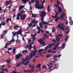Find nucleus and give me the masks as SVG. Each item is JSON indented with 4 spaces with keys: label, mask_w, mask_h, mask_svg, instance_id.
<instances>
[{
    "label": "nucleus",
    "mask_w": 73,
    "mask_h": 73,
    "mask_svg": "<svg viewBox=\"0 0 73 73\" xmlns=\"http://www.w3.org/2000/svg\"><path fill=\"white\" fill-rule=\"evenodd\" d=\"M70 24L71 25H73V21L72 20L71 21Z\"/></svg>",
    "instance_id": "47"
},
{
    "label": "nucleus",
    "mask_w": 73,
    "mask_h": 73,
    "mask_svg": "<svg viewBox=\"0 0 73 73\" xmlns=\"http://www.w3.org/2000/svg\"><path fill=\"white\" fill-rule=\"evenodd\" d=\"M17 34H21V33L19 32V31H17Z\"/></svg>",
    "instance_id": "43"
},
{
    "label": "nucleus",
    "mask_w": 73,
    "mask_h": 73,
    "mask_svg": "<svg viewBox=\"0 0 73 73\" xmlns=\"http://www.w3.org/2000/svg\"><path fill=\"white\" fill-rule=\"evenodd\" d=\"M31 22L34 23V24H35L36 25H37V23H38V22L36 21L35 22V19H34L32 21H31Z\"/></svg>",
    "instance_id": "12"
},
{
    "label": "nucleus",
    "mask_w": 73,
    "mask_h": 73,
    "mask_svg": "<svg viewBox=\"0 0 73 73\" xmlns=\"http://www.w3.org/2000/svg\"><path fill=\"white\" fill-rule=\"evenodd\" d=\"M48 37H49V36H48L46 34H44L43 36V38H46Z\"/></svg>",
    "instance_id": "22"
},
{
    "label": "nucleus",
    "mask_w": 73,
    "mask_h": 73,
    "mask_svg": "<svg viewBox=\"0 0 73 73\" xmlns=\"http://www.w3.org/2000/svg\"><path fill=\"white\" fill-rule=\"evenodd\" d=\"M17 28H19V26L18 25H17V26H14L13 29H16Z\"/></svg>",
    "instance_id": "41"
},
{
    "label": "nucleus",
    "mask_w": 73,
    "mask_h": 73,
    "mask_svg": "<svg viewBox=\"0 0 73 73\" xmlns=\"http://www.w3.org/2000/svg\"><path fill=\"white\" fill-rule=\"evenodd\" d=\"M52 50H49L47 51L48 53H50V52H52Z\"/></svg>",
    "instance_id": "50"
},
{
    "label": "nucleus",
    "mask_w": 73,
    "mask_h": 73,
    "mask_svg": "<svg viewBox=\"0 0 73 73\" xmlns=\"http://www.w3.org/2000/svg\"><path fill=\"white\" fill-rule=\"evenodd\" d=\"M40 13L41 15H40V17L41 18V21H44V19L43 17H45L46 16V13L44 11H42L40 12Z\"/></svg>",
    "instance_id": "4"
},
{
    "label": "nucleus",
    "mask_w": 73,
    "mask_h": 73,
    "mask_svg": "<svg viewBox=\"0 0 73 73\" xmlns=\"http://www.w3.org/2000/svg\"><path fill=\"white\" fill-rule=\"evenodd\" d=\"M69 27L68 26H66V28L65 30L66 31H68V29H69Z\"/></svg>",
    "instance_id": "39"
},
{
    "label": "nucleus",
    "mask_w": 73,
    "mask_h": 73,
    "mask_svg": "<svg viewBox=\"0 0 73 73\" xmlns=\"http://www.w3.org/2000/svg\"><path fill=\"white\" fill-rule=\"evenodd\" d=\"M51 54H48L46 56V58H49V57H51Z\"/></svg>",
    "instance_id": "30"
},
{
    "label": "nucleus",
    "mask_w": 73,
    "mask_h": 73,
    "mask_svg": "<svg viewBox=\"0 0 73 73\" xmlns=\"http://www.w3.org/2000/svg\"><path fill=\"white\" fill-rule=\"evenodd\" d=\"M58 12H59V13H60L62 12V9H61V7H60L58 10Z\"/></svg>",
    "instance_id": "19"
},
{
    "label": "nucleus",
    "mask_w": 73,
    "mask_h": 73,
    "mask_svg": "<svg viewBox=\"0 0 73 73\" xmlns=\"http://www.w3.org/2000/svg\"><path fill=\"white\" fill-rule=\"evenodd\" d=\"M31 64H29V67L30 68H31V70H23L24 72H28L29 73H32V72H34L35 71V68L34 67L35 66V65L34 64H33L32 65H31Z\"/></svg>",
    "instance_id": "2"
},
{
    "label": "nucleus",
    "mask_w": 73,
    "mask_h": 73,
    "mask_svg": "<svg viewBox=\"0 0 73 73\" xmlns=\"http://www.w3.org/2000/svg\"><path fill=\"white\" fill-rule=\"evenodd\" d=\"M22 56V54L21 53H19L15 55V58L16 60H18Z\"/></svg>",
    "instance_id": "7"
},
{
    "label": "nucleus",
    "mask_w": 73,
    "mask_h": 73,
    "mask_svg": "<svg viewBox=\"0 0 73 73\" xmlns=\"http://www.w3.org/2000/svg\"><path fill=\"white\" fill-rule=\"evenodd\" d=\"M3 11V9H2V8L1 7H0V13L2 11ZM2 19L1 18V16H0V20H1Z\"/></svg>",
    "instance_id": "27"
},
{
    "label": "nucleus",
    "mask_w": 73,
    "mask_h": 73,
    "mask_svg": "<svg viewBox=\"0 0 73 73\" xmlns=\"http://www.w3.org/2000/svg\"><path fill=\"white\" fill-rule=\"evenodd\" d=\"M13 48H8V49H7V50H12Z\"/></svg>",
    "instance_id": "49"
},
{
    "label": "nucleus",
    "mask_w": 73,
    "mask_h": 73,
    "mask_svg": "<svg viewBox=\"0 0 73 73\" xmlns=\"http://www.w3.org/2000/svg\"><path fill=\"white\" fill-rule=\"evenodd\" d=\"M31 15L32 16H31V17H36L37 16L36 14H33V13H31Z\"/></svg>",
    "instance_id": "21"
},
{
    "label": "nucleus",
    "mask_w": 73,
    "mask_h": 73,
    "mask_svg": "<svg viewBox=\"0 0 73 73\" xmlns=\"http://www.w3.org/2000/svg\"><path fill=\"white\" fill-rule=\"evenodd\" d=\"M56 44V43H54V44L52 43L51 44H48V47L49 48H50L51 47H52V46H53V45H55Z\"/></svg>",
    "instance_id": "10"
},
{
    "label": "nucleus",
    "mask_w": 73,
    "mask_h": 73,
    "mask_svg": "<svg viewBox=\"0 0 73 73\" xmlns=\"http://www.w3.org/2000/svg\"><path fill=\"white\" fill-rule=\"evenodd\" d=\"M69 38V36H66L65 38V43L67 41L68 38Z\"/></svg>",
    "instance_id": "25"
},
{
    "label": "nucleus",
    "mask_w": 73,
    "mask_h": 73,
    "mask_svg": "<svg viewBox=\"0 0 73 73\" xmlns=\"http://www.w3.org/2000/svg\"><path fill=\"white\" fill-rule=\"evenodd\" d=\"M60 43H56V44L55 46V47H57L58 46L59 44Z\"/></svg>",
    "instance_id": "36"
},
{
    "label": "nucleus",
    "mask_w": 73,
    "mask_h": 73,
    "mask_svg": "<svg viewBox=\"0 0 73 73\" xmlns=\"http://www.w3.org/2000/svg\"><path fill=\"white\" fill-rule=\"evenodd\" d=\"M12 42H15V40H14V39L13 38V36L12 37V39L11 40Z\"/></svg>",
    "instance_id": "48"
},
{
    "label": "nucleus",
    "mask_w": 73,
    "mask_h": 73,
    "mask_svg": "<svg viewBox=\"0 0 73 73\" xmlns=\"http://www.w3.org/2000/svg\"><path fill=\"white\" fill-rule=\"evenodd\" d=\"M11 61V59H9V60H7V62L8 63H9Z\"/></svg>",
    "instance_id": "52"
},
{
    "label": "nucleus",
    "mask_w": 73,
    "mask_h": 73,
    "mask_svg": "<svg viewBox=\"0 0 73 73\" xmlns=\"http://www.w3.org/2000/svg\"><path fill=\"white\" fill-rule=\"evenodd\" d=\"M23 53H28V52H27V50H23L22 52Z\"/></svg>",
    "instance_id": "31"
},
{
    "label": "nucleus",
    "mask_w": 73,
    "mask_h": 73,
    "mask_svg": "<svg viewBox=\"0 0 73 73\" xmlns=\"http://www.w3.org/2000/svg\"><path fill=\"white\" fill-rule=\"evenodd\" d=\"M45 3V0H43V2H42V4L43 5V3Z\"/></svg>",
    "instance_id": "58"
},
{
    "label": "nucleus",
    "mask_w": 73,
    "mask_h": 73,
    "mask_svg": "<svg viewBox=\"0 0 73 73\" xmlns=\"http://www.w3.org/2000/svg\"><path fill=\"white\" fill-rule=\"evenodd\" d=\"M38 67H39V68H41V65L39 64H38V65L36 66V68H38Z\"/></svg>",
    "instance_id": "28"
},
{
    "label": "nucleus",
    "mask_w": 73,
    "mask_h": 73,
    "mask_svg": "<svg viewBox=\"0 0 73 73\" xmlns=\"http://www.w3.org/2000/svg\"><path fill=\"white\" fill-rule=\"evenodd\" d=\"M65 15V14L64 13V12H62V15H61L60 16V21H61V20H62L63 19H64V17Z\"/></svg>",
    "instance_id": "9"
},
{
    "label": "nucleus",
    "mask_w": 73,
    "mask_h": 73,
    "mask_svg": "<svg viewBox=\"0 0 73 73\" xmlns=\"http://www.w3.org/2000/svg\"><path fill=\"white\" fill-rule=\"evenodd\" d=\"M57 36H58V37H62V35L61 34H58Z\"/></svg>",
    "instance_id": "60"
},
{
    "label": "nucleus",
    "mask_w": 73,
    "mask_h": 73,
    "mask_svg": "<svg viewBox=\"0 0 73 73\" xmlns=\"http://www.w3.org/2000/svg\"><path fill=\"white\" fill-rule=\"evenodd\" d=\"M55 29L54 28H52V33H54V32H55Z\"/></svg>",
    "instance_id": "42"
},
{
    "label": "nucleus",
    "mask_w": 73,
    "mask_h": 73,
    "mask_svg": "<svg viewBox=\"0 0 73 73\" xmlns=\"http://www.w3.org/2000/svg\"><path fill=\"white\" fill-rule=\"evenodd\" d=\"M5 23H6V22H1V23L0 24H1V25H3V26H5Z\"/></svg>",
    "instance_id": "23"
},
{
    "label": "nucleus",
    "mask_w": 73,
    "mask_h": 73,
    "mask_svg": "<svg viewBox=\"0 0 73 73\" xmlns=\"http://www.w3.org/2000/svg\"><path fill=\"white\" fill-rule=\"evenodd\" d=\"M43 50H44V49H39L38 50V53H40V52H41L43 51Z\"/></svg>",
    "instance_id": "20"
},
{
    "label": "nucleus",
    "mask_w": 73,
    "mask_h": 73,
    "mask_svg": "<svg viewBox=\"0 0 73 73\" xmlns=\"http://www.w3.org/2000/svg\"><path fill=\"white\" fill-rule=\"evenodd\" d=\"M42 69H46V66L45 65H42Z\"/></svg>",
    "instance_id": "26"
},
{
    "label": "nucleus",
    "mask_w": 73,
    "mask_h": 73,
    "mask_svg": "<svg viewBox=\"0 0 73 73\" xmlns=\"http://www.w3.org/2000/svg\"><path fill=\"white\" fill-rule=\"evenodd\" d=\"M35 8H37L38 9H43L44 8L43 4H41V5H38L35 6Z\"/></svg>",
    "instance_id": "6"
},
{
    "label": "nucleus",
    "mask_w": 73,
    "mask_h": 73,
    "mask_svg": "<svg viewBox=\"0 0 73 73\" xmlns=\"http://www.w3.org/2000/svg\"><path fill=\"white\" fill-rule=\"evenodd\" d=\"M25 6V5H22L21 6H20L19 7V11H21V9L24 7Z\"/></svg>",
    "instance_id": "14"
},
{
    "label": "nucleus",
    "mask_w": 73,
    "mask_h": 73,
    "mask_svg": "<svg viewBox=\"0 0 73 73\" xmlns=\"http://www.w3.org/2000/svg\"><path fill=\"white\" fill-rule=\"evenodd\" d=\"M59 5L57 4V5H56V7H58V8H60V7Z\"/></svg>",
    "instance_id": "44"
},
{
    "label": "nucleus",
    "mask_w": 73,
    "mask_h": 73,
    "mask_svg": "<svg viewBox=\"0 0 73 73\" xmlns=\"http://www.w3.org/2000/svg\"><path fill=\"white\" fill-rule=\"evenodd\" d=\"M58 57V55H56L54 56L53 59L54 60H55L56 59H57V57Z\"/></svg>",
    "instance_id": "29"
},
{
    "label": "nucleus",
    "mask_w": 73,
    "mask_h": 73,
    "mask_svg": "<svg viewBox=\"0 0 73 73\" xmlns=\"http://www.w3.org/2000/svg\"><path fill=\"white\" fill-rule=\"evenodd\" d=\"M57 49V47H53L52 48V50H56Z\"/></svg>",
    "instance_id": "53"
},
{
    "label": "nucleus",
    "mask_w": 73,
    "mask_h": 73,
    "mask_svg": "<svg viewBox=\"0 0 73 73\" xmlns=\"http://www.w3.org/2000/svg\"><path fill=\"white\" fill-rule=\"evenodd\" d=\"M23 11H22L20 12H19L17 14V17L16 18V19L17 20H19L20 19L19 16H20V20L22 21L24 20L25 19L26 17H27V15L26 14H23L22 15V13H23Z\"/></svg>",
    "instance_id": "1"
},
{
    "label": "nucleus",
    "mask_w": 73,
    "mask_h": 73,
    "mask_svg": "<svg viewBox=\"0 0 73 73\" xmlns=\"http://www.w3.org/2000/svg\"><path fill=\"white\" fill-rule=\"evenodd\" d=\"M12 2L11 1V0L9 1H7L6 2L5 5H8L10 4V3H12Z\"/></svg>",
    "instance_id": "11"
},
{
    "label": "nucleus",
    "mask_w": 73,
    "mask_h": 73,
    "mask_svg": "<svg viewBox=\"0 0 73 73\" xmlns=\"http://www.w3.org/2000/svg\"><path fill=\"white\" fill-rule=\"evenodd\" d=\"M40 31H41V30H40V29L38 30V32H36V33L38 34H39L40 33Z\"/></svg>",
    "instance_id": "54"
},
{
    "label": "nucleus",
    "mask_w": 73,
    "mask_h": 73,
    "mask_svg": "<svg viewBox=\"0 0 73 73\" xmlns=\"http://www.w3.org/2000/svg\"><path fill=\"white\" fill-rule=\"evenodd\" d=\"M65 47V45H64V43H63L62 44V49H63Z\"/></svg>",
    "instance_id": "33"
},
{
    "label": "nucleus",
    "mask_w": 73,
    "mask_h": 73,
    "mask_svg": "<svg viewBox=\"0 0 73 73\" xmlns=\"http://www.w3.org/2000/svg\"><path fill=\"white\" fill-rule=\"evenodd\" d=\"M28 40V43L29 44L30 42H31V39H29V40Z\"/></svg>",
    "instance_id": "59"
},
{
    "label": "nucleus",
    "mask_w": 73,
    "mask_h": 73,
    "mask_svg": "<svg viewBox=\"0 0 73 73\" xmlns=\"http://www.w3.org/2000/svg\"><path fill=\"white\" fill-rule=\"evenodd\" d=\"M43 40L42 39H40L39 40H38V41L40 43V44H41L42 42V41L44 40V38H43Z\"/></svg>",
    "instance_id": "24"
},
{
    "label": "nucleus",
    "mask_w": 73,
    "mask_h": 73,
    "mask_svg": "<svg viewBox=\"0 0 73 73\" xmlns=\"http://www.w3.org/2000/svg\"><path fill=\"white\" fill-rule=\"evenodd\" d=\"M47 11L48 12V13L50 12V10H49V6H48L47 7Z\"/></svg>",
    "instance_id": "37"
},
{
    "label": "nucleus",
    "mask_w": 73,
    "mask_h": 73,
    "mask_svg": "<svg viewBox=\"0 0 73 73\" xmlns=\"http://www.w3.org/2000/svg\"><path fill=\"white\" fill-rule=\"evenodd\" d=\"M21 63H17V65H16V67H18L19 66H20V65H21Z\"/></svg>",
    "instance_id": "32"
},
{
    "label": "nucleus",
    "mask_w": 73,
    "mask_h": 73,
    "mask_svg": "<svg viewBox=\"0 0 73 73\" xmlns=\"http://www.w3.org/2000/svg\"><path fill=\"white\" fill-rule=\"evenodd\" d=\"M23 2V4H25L27 2H29V0H21Z\"/></svg>",
    "instance_id": "15"
},
{
    "label": "nucleus",
    "mask_w": 73,
    "mask_h": 73,
    "mask_svg": "<svg viewBox=\"0 0 73 73\" xmlns=\"http://www.w3.org/2000/svg\"><path fill=\"white\" fill-rule=\"evenodd\" d=\"M48 48H49V47H48V46H47L46 47H45V50H47V49Z\"/></svg>",
    "instance_id": "51"
},
{
    "label": "nucleus",
    "mask_w": 73,
    "mask_h": 73,
    "mask_svg": "<svg viewBox=\"0 0 73 73\" xmlns=\"http://www.w3.org/2000/svg\"><path fill=\"white\" fill-rule=\"evenodd\" d=\"M1 69L3 71H5L6 72H8V70L6 68H1Z\"/></svg>",
    "instance_id": "18"
},
{
    "label": "nucleus",
    "mask_w": 73,
    "mask_h": 73,
    "mask_svg": "<svg viewBox=\"0 0 73 73\" xmlns=\"http://www.w3.org/2000/svg\"><path fill=\"white\" fill-rule=\"evenodd\" d=\"M45 42L44 41L42 42L41 43V45H42V46L45 45Z\"/></svg>",
    "instance_id": "35"
},
{
    "label": "nucleus",
    "mask_w": 73,
    "mask_h": 73,
    "mask_svg": "<svg viewBox=\"0 0 73 73\" xmlns=\"http://www.w3.org/2000/svg\"><path fill=\"white\" fill-rule=\"evenodd\" d=\"M31 36H32L33 38H34L35 36V35H31Z\"/></svg>",
    "instance_id": "61"
},
{
    "label": "nucleus",
    "mask_w": 73,
    "mask_h": 73,
    "mask_svg": "<svg viewBox=\"0 0 73 73\" xmlns=\"http://www.w3.org/2000/svg\"><path fill=\"white\" fill-rule=\"evenodd\" d=\"M42 23L43 25H44V24L46 25L47 24V22H46L45 21H44L42 22Z\"/></svg>",
    "instance_id": "40"
},
{
    "label": "nucleus",
    "mask_w": 73,
    "mask_h": 73,
    "mask_svg": "<svg viewBox=\"0 0 73 73\" xmlns=\"http://www.w3.org/2000/svg\"><path fill=\"white\" fill-rule=\"evenodd\" d=\"M42 54V53L40 52V53H38L37 54V55H41Z\"/></svg>",
    "instance_id": "57"
},
{
    "label": "nucleus",
    "mask_w": 73,
    "mask_h": 73,
    "mask_svg": "<svg viewBox=\"0 0 73 73\" xmlns=\"http://www.w3.org/2000/svg\"><path fill=\"white\" fill-rule=\"evenodd\" d=\"M11 44V43H6L5 46L4 47V48H7V45H10Z\"/></svg>",
    "instance_id": "17"
},
{
    "label": "nucleus",
    "mask_w": 73,
    "mask_h": 73,
    "mask_svg": "<svg viewBox=\"0 0 73 73\" xmlns=\"http://www.w3.org/2000/svg\"><path fill=\"white\" fill-rule=\"evenodd\" d=\"M52 41L54 43H55L56 42V40L54 39L53 38L52 39Z\"/></svg>",
    "instance_id": "38"
},
{
    "label": "nucleus",
    "mask_w": 73,
    "mask_h": 73,
    "mask_svg": "<svg viewBox=\"0 0 73 73\" xmlns=\"http://www.w3.org/2000/svg\"><path fill=\"white\" fill-rule=\"evenodd\" d=\"M69 32H70V31H69V30H68V31H66V34H68V33H69Z\"/></svg>",
    "instance_id": "55"
},
{
    "label": "nucleus",
    "mask_w": 73,
    "mask_h": 73,
    "mask_svg": "<svg viewBox=\"0 0 73 73\" xmlns=\"http://www.w3.org/2000/svg\"><path fill=\"white\" fill-rule=\"evenodd\" d=\"M63 25V24L60 23L58 25L57 27L58 28H59L60 29H62V31H64V30L65 27L64 25Z\"/></svg>",
    "instance_id": "5"
},
{
    "label": "nucleus",
    "mask_w": 73,
    "mask_h": 73,
    "mask_svg": "<svg viewBox=\"0 0 73 73\" xmlns=\"http://www.w3.org/2000/svg\"><path fill=\"white\" fill-rule=\"evenodd\" d=\"M60 2L59 1H57V5H59L60 4Z\"/></svg>",
    "instance_id": "63"
},
{
    "label": "nucleus",
    "mask_w": 73,
    "mask_h": 73,
    "mask_svg": "<svg viewBox=\"0 0 73 73\" xmlns=\"http://www.w3.org/2000/svg\"><path fill=\"white\" fill-rule=\"evenodd\" d=\"M68 22L67 21V19L66 20V22L65 23V24L66 25H67L68 24Z\"/></svg>",
    "instance_id": "56"
},
{
    "label": "nucleus",
    "mask_w": 73,
    "mask_h": 73,
    "mask_svg": "<svg viewBox=\"0 0 73 73\" xmlns=\"http://www.w3.org/2000/svg\"><path fill=\"white\" fill-rule=\"evenodd\" d=\"M16 50V48L15 47H14L13 49V53L14 54H15V50Z\"/></svg>",
    "instance_id": "16"
},
{
    "label": "nucleus",
    "mask_w": 73,
    "mask_h": 73,
    "mask_svg": "<svg viewBox=\"0 0 73 73\" xmlns=\"http://www.w3.org/2000/svg\"><path fill=\"white\" fill-rule=\"evenodd\" d=\"M33 48L35 49V50H37H37H36V46L35 45H34V47Z\"/></svg>",
    "instance_id": "46"
},
{
    "label": "nucleus",
    "mask_w": 73,
    "mask_h": 73,
    "mask_svg": "<svg viewBox=\"0 0 73 73\" xmlns=\"http://www.w3.org/2000/svg\"><path fill=\"white\" fill-rule=\"evenodd\" d=\"M32 46H29V48H28V49H30V50H31V49L32 48Z\"/></svg>",
    "instance_id": "62"
},
{
    "label": "nucleus",
    "mask_w": 73,
    "mask_h": 73,
    "mask_svg": "<svg viewBox=\"0 0 73 73\" xmlns=\"http://www.w3.org/2000/svg\"><path fill=\"white\" fill-rule=\"evenodd\" d=\"M27 58H28V57H27H27H26L25 58V59L24 58H23V60H22V61H23V62L20 61V62L22 64H24V63H24L25 62H27V61H26V60L27 59Z\"/></svg>",
    "instance_id": "8"
},
{
    "label": "nucleus",
    "mask_w": 73,
    "mask_h": 73,
    "mask_svg": "<svg viewBox=\"0 0 73 73\" xmlns=\"http://www.w3.org/2000/svg\"><path fill=\"white\" fill-rule=\"evenodd\" d=\"M12 33L13 34V36H16V34L14 33V32H12Z\"/></svg>",
    "instance_id": "45"
},
{
    "label": "nucleus",
    "mask_w": 73,
    "mask_h": 73,
    "mask_svg": "<svg viewBox=\"0 0 73 73\" xmlns=\"http://www.w3.org/2000/svg\"><path fill=\"white\" fill-rule=\"evenodd\" d=\"M27 61V62H26L25 63H24V65L25 66H26L27 65V64H29V60L28 58H27V59H26V61Z\"/></svg>",
    "instance_id": "13"
},
{
    "label": "nucleus",
    "mask_w": 73,
    "mask_h": 73,
    "mask_svg": "<svg viewBox=\"0 0 73 73\" xmlns=\"http://www.w3.org/2000/svg\"><path fill=\"white\" fill-rule=\"evenodd\" d=\"M38 51L36 50H34L33 52L31 51V54L30 53L29 54V55L30 56L29 57V60H31V58L33 56H35L36 55V53Z\"/></svg>",
    "instance_id": "3"
},
{
    "label": "nucleus",
    "mask_w": 73,
    "mask_h": 73,
    "mask_svg": "<svg viewBox=\"0 0 73 73\" xmlns=\"http://www.w3.org/2000/svg\"><path fill=\"white\" fill-rule=\"evenodd\" d=\"M40 4L39 2V1H37L36 2V3L35 5V6L36 7V6H37L38 5H39Z\"/></svg>",
    "instance_id": "34"
},
{
    "label": "nucleus",
    "mask_w": 73,
    "mask_h": 73,
    "mask_svg": "<svg viewBox=\"0 0 73 73\" xmlns=\"http://www.w3.org/2000/svg\"><path fill=\"white\" fill-rule=\"evenodd\" d=\"M13 73H19V72H16L15 71H13Z\"/></svg>",
    "instance_id": "64"
}]
</instances>
